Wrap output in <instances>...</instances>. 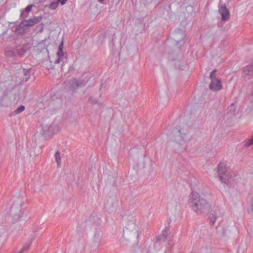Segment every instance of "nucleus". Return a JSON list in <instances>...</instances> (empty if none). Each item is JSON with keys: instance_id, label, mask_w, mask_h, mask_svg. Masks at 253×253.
Masks as SVG:
<instances>
[{"instance_id": "nucleus-1", "label": "nucleus", "mask_w": 253, "mask_h": 253, "mask_svg": "<svg viewBox=\"0 0 253 253\" xmlns=\"http://www.w3.org/2000/svg\"><path fill=\"white\" fill-rule=\"evenodd\" d=\"M189 204L192 209L198 214L204 212L209 207L207 200L196 192H192L189 198Z\"/></svg>"}, {"instance_id": "nucleus-2", "label": "nucleus", "mask_w": 253, "mask_h": 253, "mask_svg": "<svg viewBox=\"0 0 253 253\" xmlns=\"http://www.w3.org/2000/svg\"><path fill=\"white\" fill-rule=\"evenodd\" d=\"M20 90L14 88L10 91H6L4 95L0 99V103L3 106H8L12 104L17 103L22 100Z\"/></svg>"}, {"instance_id": "nucleus-3", "label": "nucleus", "mask_w": 253, "mask_h": 253, "mask_svg": "<svg viewBox=\"0 0 253 253\" xmlns=\"http://www.w3.org/2000/svg\"><path fill=\"white\" fill-rule=\"evenodd\" d=\"M123 232L124 237L126 240L137 239L139 237L137 226L134 220H129L127 223L124 229Z\"/></svg>"}, {"instance_id": "nucleus-4", "label": "nucleus", "mask_w": 253, "mask_h": 253, "mask_svg": "<svg viewBox=\"0 0 253 253\" xmlns=\"http://www.w3.org/2000/svg\"><path fill=\"white\" fill-rule=\"evenodd\" d=\"M42 18V16H37L27 20H23L20 23L16 30L19 34L24 35L26 33L27 27H31L39 23L41 21Z\"/></svg>"}, {"instance_id": "nucleus-5", "label": "nucleus", "mask_w": 253, "mask_h": 253, "mask_svg": "<svg viewBox=\"0 0 253 253\" xmlns=\"http://www.w3.org/2000/svg\"><path fill=\"white\" fill-rule=\"evenodd\" d=\"M22 201L21 199L18 198L13 201V203L10 208V215L16 221L20 220L22 217Z\"/></svg>"}, {"instance_id": "nucleus-6", "label": "nucleus", "mask_w": 253, "mask_h": 253, "mask_svg": "<svg viewBox=\"0 0 253 253\" xmlns=\"http://www.w3.org/2000/svg\"><path fill=\"white\" fill-rule=\"evenodd\" d=\"M227 172L226 164L224 163H220L218 166L217 172L220 180L225 184L228 182V177L226 175Z\"/></svg>"}, {"instance_id": "nucleus-7", "label": "nucleus", "mask_w": 253, "mask_h": 253, "mask_svg": "<svg viewBox=\"0 0 253 253\" xmlns=\"http://www.w3.org/2000/svg\"><path fill=\"white\" fill-rule=\"evenodd\" d=\"M68 84L70 89L74 91L80 87L85 86L86 82L82 79H73L69 81Z\"/></svg>"}, {"instance_id": "nucleus-8", "label": "nucleus", "mask_w": 253, "mask_h": 253, "mask_svg": "<svg viewBox=\"0 0 253 253\" xmlns=\"http://www.w3.org/2000/svg\"><path fill=\"white\" fill-rule=\"evenodd\" d=\"M211 82L209 85V88L212 91H219L222 88L221 80L218 78L210 79Z\"/></svg>"}, {"instance_id": "nucleus-9", "label": "nucleus", "mask_w": 253, "mask_h": 253, "mask_svg": "<svg viewBox=\"0 0 253 253\" xmlns=\"http://www.w3.org/2000/svg\"><path fill=\"white\" fill-rule=\"evenodd\" d=\"M102 241V236L100 229L95 230L93 239L92 245L94 247L98 248Z\"/></svg>"}, {"instance_id": "nucleus-10", "label": "nucleus", "mask_w": 253, "mask_h": 253, "mask_svg": "<svg viewBox=\"0 0 253 253\" xmlns=\"http://www.w3.org/2000/svg\"><path fill=\"white\" fill-rule=\"evenodd\" d=\"M172 39L176 42L177 44L182 42L184 44V39L185 34L181 31L176 32L172 34Z\"/></svg>"}, {"instance_id": "nucleus-11", "label": "nucleus", "mask_w": 253, "mask_h": 253, "mask_svg": "<svg viewBox=\"0 0 253 253\" xmlns=\"http://www.w3.org/2000/svg\"><path fill=\"white\" fill-rule=\"evenodd\" d=\"M63 42H62L58 46V50L57 52V59H56L54 63L55 64H58L61 62L63 61L64 58V54L63 51Z\"/></svg>"}, {"instance_id": "nucleus-12", "label": "nucleus", "mask_w": 253, "mask_h": 253, "mask_svg": "<svg viewBox=\"0 0 253 253\" xmlns=\"http://www.w3.org/2000/svg\"><path fill=\"white\" fill-rule=\"evenodd\" d=\"M218 10L219 13L222 15V20L223 21L227 20L229 18V11L225 5L219 6Z\"/></svg>"}, {"instance_id": "nucleus-13", "label": "nucleus", "mask_w": 253, "mask_h": 253, "mask_svg": "<svg viewBox=\"0 0 253 253\" xmlns=\"http://www.w3.org/2000/svg\"><path fill=\"white\" fill-rule=\"evenodd\" d=\"M169 232V228L165 227V229L163 230L162 234L157 237V241L163 242L167 241Z\"/></svg>"}, {"instance_id": "nucleus-14", "label": "nucleus", "mask_w": 253, "mask_h": 253, "mask_svg": "<svg viewBox=\"0 0 253 253\" xmlns=\"http://www.w3.org/2000/svg\"><path fill=\"white\" fill-rule=\"evenodd\" d=\"M29 48V47L26 44H23L22 46L20 47H17L16 48L17 55L20 57L23 56L27 52Z\"/></svg>"}, {"instance_id": "nucleus-15", "label": "nucleus", "mask_w": 253, "mask_h": 253, "mask_svg": "<svg viewBox=\"0 0 253 253\" xmlns=\"http://www.w3.org/2000/svg\"><path fill=\"white\" fill-rule=\"evenodd\" d=\"M185 134H182L180 130H179L177 132V134L175 135V141L179 144H181V142L182 141H186V139L185 138Z\"/></svg>"}, {"instance_id": "nucleus-16", "label": "nucleus", "mask_w": 253, "mask_h": 253, "mask_svg": "<svg viewBox=\"0 0 253 253\" xmlns=\"http://www.w3.org/2000/svg\"><path fill=\"white\" fill-rule=\"evenodd\" d=\"M244 73L247 75H251L253 74V63L243 68Z\"/></svg>"}, {"instance_id": "nucleus-17", "label": "nucleus", "mask_w": 253, "mask_h": 253, "mask_svg": "<svg viewBox=\"0 0 253 253\" xmlns=\"http://www.w3.org/2000/svg\"><path fill=\"white\" fill-rule=\"evenodd\" d=\"M217 212H216V210L215 211H211L210 214H209V217L210 219V222L211 224H213L216 220L217 218Z\"/></svg>"}, {"instance_id": "nucleus-18", "label": "nucleus", "mask_w": 253, "mask_h": 253, "mask_svg": "<svg viewBox=\"0 0 253 253\" xmlns=\"http://www.w3.org/2000/svg\"><path fill=\"white\" fill-rule=\"evenodd\" d=\"M5 54L7 57L12 58L16 56L15 52L13 50L12 47H7L5 49Z\"/></svg>"}, {"instance_id": "nucleus-19", "label": "nucleus", "mask_w": 253, "mask_h": 253, "mask_svg": "<svg viewBox=\"0 0 253 253\" xmlns=\"http://www.w3.org/2000/svg\"><path fill=\"white\" fill-rule=\"evenodd\" d=\"M55 161L57 163V167H60L61 166V157L60 153L59 151H56L55 154Z\"/></svg>"}, {"instance_id": "nucleus-20", "label": "nucleus", "mask_w": 253, "mask_h": 253, "mask_svg": "<svg viewBox=\"0 0 253 253\" xmlns=\"http://www.w3.org/2000/svg\"><path fill=\"white\" fill-rule=\"evenodd\" d=\"M23 79L25 81H27L30 78V71L27 69L23 70Z\"/></svg>"}, {"instance_id": "nucleus-21", "label": "nucleus", "mask_w": 253, "mask_h": 253, "mask_svg": "<svg viewBox=\"0 0 253 253\" xmlns=\"http://www.w3.org/2000/svg\"><path fill=\"white\" fill-rule=\"evenodd\" d=\"M7 27L0 23V36L4 35L7 31Z\"/></svg>"}, {"instance_id": "nucleus-22", "label": "nucleus", "mask_w": 253, "mask_h": 253, "mask_svg": "<svg viewBox=\"0 0 253 253\" xmlns=\"http://www.w3.org/2000/svg\"><path fill=\"white\" fill-rule=\"evenodd\" d=\"M248 212L253 217V202H250L249 204L248 208Z\"/></svg>"}, {"instance_id": "nucleus-23", "label": "nucleus", "mask_w": 253, "mask_h": 253, "mask_svg": "<svg viewBox=\"0 0 253 253\" xmlns=\"http://www.w3.org/2000/svg\"><path fill=\"white\" fill-rule=\"evenodd\" d=\"M32 242V241L31 240L29 243L25 244L20 251H22V253H23L24 251L28 250L29 249Z\"/></svg>"}, {"instance_id": "nucleus-24", "label": "nucleus", "mask_w": 253, "mask_h": 253, "mask_svg": "<svg viewBox=\"0 0 253 253\" xmlns=\"http://www.w3.org/2000/svg\"><path fill=\"white\" fill-rule=\"evenodd\" d=\"M59 3L57 1H54L51 3L49 5V8L50 9L54 10L58 6Z\"/></svg>"}, {"instance_id": "nucleus-25", "label": "nucleus", "mask_w": 253, "mask_h": 253, "mask_svg": "<svg viewBox=\"0 0 253 253\" xmlns=\"http://www.w3.org/2000/svg\"><path fill=\"white\" fill-rule=\"evenodd\" d=\"M24 109L25 106L23 105H21L14 111V113L15 114H19L20 113L23 112L24 110Z\"/></svg>"}, {"instance_id": "nucleus-26", "label": "nucleus", "mask_w": 253, "mask_h": 253, "mask_svg": "<svg viewBox=\"0 0 253 253\" xmlns=\"http://www.w3.org/2000/svg\"><path fill=\"white\" fill-rule=\"evenodd\" d=\"M217 72L216 69L213 70L210 75V79H213V78H216L215 76V73Z\"/></svg>"}, {"instance_id": "nucleus-27", "label": "nucleus", "mask_w": 253, "mask_h": 253, "mask_svg": "<svg viewBox=\"0 0 253 253\" xmlns=\"http://www.w3.org/2000/svg\"><path fill=\"white\" fill-rule=\"evenodd\" d=\"M252 144H253V137L249 141L245 143V146L246 147H248Z\"/></svg>"}, {"instance_id": "nucleus-28", "label": "nucleus", "mask_w": 253, "mask_h": 253, "mask_svg": "<svg viewBox=\"0 0 253 253\" xmlns=\"http://www.w3.org/2000/svg\"><path fill=\"white\" fill-rule=\"evenodd\" d=\"M33 7V5L32 4H30V5H28L26 8H25V11L27 12H29L30 11H31V9H32V8Z\"/></svg>"}, {"instance_id": "nucleus-29", "label": "nucleus", "mask_w": 253, "mask_h": 253, "mask_svg": "<svg viewBox=\"0 0 253 253\" xmlns=\"http://www.w3.org/2000/svg\"><path fill=\"white\" fill-rule=\"evenodd\" d=\"M89 101L92 104H96L97 103L98 101L95 99H94L92 97H90L89 98Z\"/></svg>"}, {"instance_id": "nucleus-30", "label": "nucleus", "mask_w": 253, "mask_h": 253, "mask_svg": "<svg viewBox=\"0 0 253 253\" xmlns=\"http://www.w3.org/2000/svg\"><path fill=\"white\" fill-rule=\"evenodd\" d=\"M21 17H22L23 18H25L27 17V15H24V12L23 11H22L21 14Z\"/></svg>"}, {"instance_id": "nucleus-31", "label": "nucleus", "mask_w": 253, "mask_h": 253, "mask_svg": "<svg viewBox=\"0 0 253 253\" xmlns=\"http://www.w3.org/2000/svg\"><path fill=\"white\" fill-rule=\"evenodd\" d=\"M67 0H62V1H61V4L62 5L64 4L66 2Z\"/></svg>"}, {"instance_id": "nucleus-32", "label": "nucleus", "mask_w": 253, "mask_h": 253, "mask_svg": "<svg viewBox=\"0 0 253 253\" xmlns=\"http://www.w3.org/2000/svg\"><path fill=\"white\" fill-rule=\"evenodd\" d=\"M114 0L115 1V3L116 4H118L119 3L120 1V0Z\"/></svg>"}, {"instance_id": "nucleus-33", "label": "nucleus", "mask_w": 253, "mask_h": 253, "mask_svg": "<svg viewBox=\"0 0 253 253\" xmlns=\"http://www.w3.org/2000/svg\"><path fill=\"white\" fill-rule=\"evenodd\" d=\"M98 1L100 3H104V0H98Z\"/></svg>"}, {"instance_id": "nucleus-34", "label": "nucleus", "mask_w": 253, "mask_h": 253, "mask_svg": "<svg viewBox=\"0 0 253 253\" xmlns=\"http://www.w3.org/2000/svg\"><path fill=\"white\" fill-rule=\"evenodd\" d=\"M43 27H42L41 29L40 30V32H42L43 31Z\"/></svg>"}, {"instance_id": "nucleus-35", "label": "nucleus", "mask_w": 253, "mask_h": 253, "mask_svg": "<svg viewBox=\"0 0 253 253\" xmlns=\"http://www.w3.org/2000/svg\"><path fill=\"white\" fill-rule=\"evenodd\" d=\"M57 2H60L61 3V1H62V0H57Z\"/></svg>"}, {"instance_id": "nucleus-36", "label": "nucleus", "mask_w": 253, "mask_h": 253, "mask_svg": "<svg viewBox=\"0 0 253 253\" xmlns=\"http://www.w3.org/2000/svg\"><path fill=\"white\" fill-rule=\"evenodd\" d=\"M43 131L44 132H45V131H46V129H43Z\"/></svg>"}, {"instance_id": "nucleus-37", "label": "nucleus", "mask_w": 253, "mask_h": 253, "mask_svg": "<svg viewBox=\"0 0 253 253\" xmlns=\"http://www.w3.org/2000/svg\"><path fill=\"white\" fill-rule=\"evenodd\" d=\"M18 253H22V251H19Z\"/></svg>"}]
</instances>
